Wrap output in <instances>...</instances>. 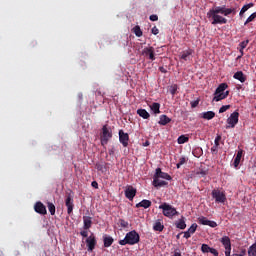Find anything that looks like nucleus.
<instances>
[{
	"label": "nucleus",
	"mask_w": 256,
	"mask_h": 256,
	"mask_svg": "<svg viewBox=\"0 0 256 256\" xmlns=\"http://www.w3.org/2000/svg\"><path fill=\"white\" fill-rule=\"evenodd\" d=\"M110 139H113V132L111 131V128L107 127V125H104L102 127V134L100 136L101 145L104 147V145L109 143Z\"/></svg>",
	"instance_id": "4"
},
{
	"label": "nucleus",
	"mask_w": 256,
	"mask_h": 256,
	"mask_svg": "<svg viewBox=\"0 0 256 256\" xmlns=\"http://www.w3.org/2000/svg\"><path fill=\"white\" fill-rule=\"evenodd\" d=\"M135 195H137V189H135L133 186H128L125 190L126 199L133 201V199H135Z\"/></svg>",
	"instance_id": "10"
},
{
	"label": "nucleus",
	"mask_w": 256,
	"mask_h": 256,
	"mask_svg": "<svg viewBox=\"0 0 256 256\" xmlns=\"http://www.w3.org/2000/svg\"><path fill=\"white\" fill-rule=\"evenodd\" d=\"M247 45H249V40L240 42L239 47H240V49H245L247 47Z\"/></svg>",
	"instance_id": "44"
},
{
	"label": "nucleus",
	"mask_w": 256,
	"mask_h": 256,
	"mask_svg": "<svg viewBox=\"0 0 256 256\" xmlns=\"http://www.w3.org/2000/svg\"><path fill=\"white\" fill-rule=\"evenodd\" d=\"M83 228L87 231V229H91V225H93V218L91 216H83Z\"/></svg>",
	"instance_id": "19"
},
{
	"label": "nucleus",
	"mask_w": 256,
	"mask_h": 256,
	"mask_svg": "<svg viewBox=\"0 0 256 256\" xmlns=\"http://www.w3.org/2000/svg\"><path fill=\"white\" fill-rule=\"evenodd\" d=\"M177 229H185L187 227V224H185V217H181L179 221L176 223Z\"/></svg>",
	"instance_id": "32"
},
{
	"label": "nucleus",
	"mask_w": 256,
	"mask_h": 256,
	"mask_svg": "<svg viewBox=\"0 0 256 256\" xmlns=\"http://www.w3.org/2000/svg\"><path fill=\"white\" fill-rule=\"evenodd\" d=\"M245 253H246V250H242V255H245Z\"/></svg>",
	"instance_id": "62"
},
{
	"label": "nucleus",
	"mask_w": 256,
	"mask_h": 256,
	"mask_svg": "<svg viewBox=\"0 0 256 256\" xmlns=\"http://www.w3.org/2000/svg\"><path fill=\"white\" fill-rule=\"evenodd\" d=\"M193 53H194L193 49L188 48L187 50H184L181 52L180 59H182L183 61H189V57H191Z\"/></svg>",
	"instance_id": "17"
},
{
	"label": "nucleus",
	"mask_w": 256,
	"mask_h": 256,
	"mask_svg": "<svg viewBox=\"0 0 256 256\" xmlns=\"http://www.w3.org/2000/svg\"><path fill=\"white\" fill-rule=\"evenodd\" d=\"M175 93H177V86H173V88L171 90L172 95H175Z\"/></svg>",
	"instance_id": "55"
},
{
	"label": "nucleus",
	"mask_w": 256,
	"mask_h": 256,
	"mask_svg": "<svg viewBox=\"0 0 256 256\" xmlns=\"http://www.w3.org/2000/svg\"><path fill=\"white\" fill-rule=\"evenodd\" d=\"M65 205L67 207L68 215H71V213H73V207H75V205L73 204V197H71V194L66 196Z\"/></svg>",
	"instance_id": "12"
},
{
	"label": "nucleus",
	"mask_w": 256,
	"mask_h": 256,
	"mask_svg": "<svg viewBox=\"0 0 256 256\" xmlns=\"http://www.w3.org/2000/svg\"><path fill=\"white\" fill-rule=\"evenodd\" d=\"M190 237H191V234H190L189 230L184 232V239H189Z\"/></svg>",
	"instance_id": "51"
},
{
	"label": "nucleus",
	"mask_w": 256,
	"mask_h": 256,
	"mask_svg": "<svg viewBox=\"0 0 256 256\" xmlns=\"http://www.w3.org/2000/svg\"><path fill=\"white\" fill-rule=\"evenodd\" d=\"M239 52H240L241 57H243V55H245V52H243L242 48L239 49Z\"/></svg>",
	"instance_id": "58"
},
{
	"label": "nucleus",
	"mask_w": 256,
	"mask_h": 256,
	"mask_svg": "<svg viewBox=\"0 0 256 256\" xmlns=\"http://www.w3.org/2000/svg\"><path fill=\"white\" fill-rule=\"evenodd\" d=\"M159 209H162L163 216L169 217V219H172V217H175V215H179L177 209L167 203H163L162 205H160Z\"/></svg>",
	"instance_id": "3"
},
{
	"label": "nucleus",
	"mask_w": 256,
	"mask_h": 256,
	"mask_svg": "<svg viewBox=\"0 0 256 256\" xmlns=\"http://www.w3.org/2000/svg\"><path fill=\"white\" fill-rule=\"evenodd\" d=\"M229 87L227 83H221L215 90L216 94L225 93V90Z\"/></svg>",
	"instance_id": "29"
},
{
	"label": "nucleus",
	"mask_w": 256,
	"mask_h": 256,
	"mask_svg": "<svg viewBox=\"0 0 256 256\" xmlns=\"http://www.w3.org/2000/svg\"><path fill=\"white\" fill-rule=\"evenodd\" d=\"M80 235H81L82 237H88V236H89V233H88L87 231H81V232H80Z\"/></svg>",
	"instance_id": "53"
},
{
	"label": "nucleus",
	"mask_w": 256,
	"mask_h": 256,
	"mask_svg": "<svg viewBox=\"0 0 256 256\" xmlns=\"http://www.w3.org/2000/svg\"><path fill=\"white\" fill-rule=\"evenodd\" d=\"M190 105H191L192 109H195V107H197L199 105V100L190 102Z\"/></svg>",
	"instance_id": "48"
},
{
	"label": "nucleus",
	"mask_w": 256,
	"mask_h": 256,
	"mask_svg": "<svg viewBox=\"0 0 256 256\" xmlns=\"http://www.w3.org/2000/svg\"><path fill=\"white\" fill-rule=\"evenodd\" d=\"M189 233L191 235H193V233H195V231H197V223H193L190 228L188 229Z\"/></svg>",
	"instance_id": "41"
},
{
	"label": "nucleus",
	"mask_w": 256,
	"mask_h": 256,
	"mask_svg": "<svg viewBox=\"0 0 256 256\" xmlns=\"http://www.w3.org/2000/svg\"><path fill=\"white\" fill-rule=\"evenodd\" d=\"M95 168L97 169V171H100L101 173L107 172V166H105V163L103 162H97L95 164Z\"/></svg>",
	"instance_id": "28"
},
{
	"label": "nucleus",
	"mask_w": 256,
	"mask_h": 256,
	"mask_svg": "<svg viewBox=\"0 0 256 256\" xmlns=\"http://www.w3.org/2000/svg\"><path fill=\"white\" fill-rule=\"evenodd\" d=\"M203 119H207V121H211L215 117V112L207 111L202 114Z\"/></svg>",
	"instance_id": "31"
},
{
	"label": "nucleus",
	"mask_w": 256,
	"mask_h": 256,
	"mask_svg": "<svg viewBox=\"0 0 256 256\" xmlns=\"http://www.w3.org/2000/svg\"><path fill=\"white\" fill-rule=\"evenodd\" d=\"M212 199H215V203H225V201H227V196L224 192L214 189L212 190Z\"/></svg>",
	"instance_id": "5"
},
{
	"label": "nucleus",
	"mask_w": 256,
	"mask_h": 256,
	"mask_svg": "<svg viewBox=\"0 0 256 256\" xmlns=\"http://www.w3.org/2000/svg\"><path fill=\"white\" fill-rule=\"evenodd\" d=\"M118 223L122 229H127V227H129V222L125 221L124 219H119Z\"/></svg>",
	"instance_id": "38"
},
{
	"label": "nucleus",
	"mask_w": 256,
	"mask_h": 256,
	"mask_svg": "<svg viewBox=\"0 0 256 256\" xmlns=\"http://www.w3.org/2000/svg\"><path fill=\"white\" fill-rule=\"evenodd\" d=\"M220 243H222L225 250L231 249V238L229 236H223L220 239Z\"/></svg>",
	"instance_id": "20"
},
{
	"label": "nucleus",
	"mask_w": 256,
	"mask_h": 256,
	"mask_svg": "<svg viewBox=\"0 0 256 256\" xmlns=\"http://www.w3.org/2000/svg\"><path fill=\"white\" fill-rule=\"evenodd\" d=\"M141 241V237L137 231L128 232L123 240H119V245H137Z\"/></svg>",
	"instance_id": "2"
},
{
	"label": "nucleus",
	"mask_w": 256,
	"mask_h": 256,
	"mask_svg": "<svg viewBox=\"0 0 256 256\" xmlns=\"http://www.w3.org/2000/svg\"><path fill=\"white\" fill-rule=\"evenodd\" d=\"M114 241L115 240L111 236H107V235L103 236V243H104V247H106V248L111 247L113 245Z\"/></svg>",
	"instance_id": "22"
},
{
	"label": "nucleus",
	"mask_w": 256,
	"mask_h": 256,
	"mask_svg": "<svg viewBox=\"0 0 256 256\" xmlns=\"http://www.w3.org/2000/svg\"><path fill=\"white\" fill-rule=\"evenodd\" d=\"M86 245H87L88 251L91 253L95 249V246L97 245V238H95V235L91 234L86 239Z\"/></svg>",
	"instance_id": "8"
},
{
	"label": "nucleus",
	"mask_w": 256,
	"mask_h": 256,
	"mask_svg": "<svg viewBox=\"0 0 256 256\" xmlns=\"http://www.w3.org/2000/svg\"><path fill=\"white\" fill-rule=\"evenodd\" d=\"M142 55L148 57L150 61H155V48H153V46L145 47L142 51Z\"/></svg>",
	"instance_id": "9"
},
{
	"label": "nucleus",
	"mask_w": 256,
	"mask_h": 256,
	"mask_svg": "<svg viewBox=\"0 0 256 256\" xmlns=\"http://www.w3.org/2000/svg\"><path fill=\"white\" fill-rule=\"evenodd\" d=\"M153 229H154V231L161 232V231H163V229H165V226L163 224H161L160 221H157V222H155Z\"/></svg>",
	"instance_id": "33"
},
{
	"label": "nucleus",
	"mask_w": 256,
	"mask_h": 256,
	"mask_svg": "<svg viewBox=\"0 0 256 256\" xmlns=\"http://www.w3.org/2000/svg\"><path fill=\"white\" fill-rule=\"evenodd\" d=\"M251 7H255V4L249 3V4L244 5L240 10L239 16L243 17V15H245V13H247V11H249V9H251Z\"/></svg>",
	"instance_id": "26"
},
{
	"label": "nucleus",
	"mask_w": 256,
	"mask_h": 256,
	"mask_svg": "<svg viewBox=\"0 0 256 256\" xmlns=\"http://www.w3.org/2000/svg\"><path fill=\"white\" fill-rule=\"evenodd\" d=\"M212 155H217L219 153V146L215 145L211 148Z\"/></svg>",
	"instance_id": "43"
},
{
	"label": "nucleus",
	"mask_w": 256,
	"mask_h": 256,
	"mask_svg": "<svg viewBox=\"0 0 256 256\" xmlns=\"http://www.w3.org/2000/svg\"><path fill=\"white\" fill-rule=\"evenodd\" d=\"M150 109L155 115H159V113H161V104L154 102L152 105H150Z\"/></svg>",
	"instance_id": "25"
},
{
	"label": "nucleus",
	"mask_w": 256,
	"mask_h": 256,
	"mask_svg": "<svg viewBox=\"0 0 256 256\" xmlns=\"http://www.w3.org/2000/svg\"><path fill=\"white\" fill-rule=\"evenodd\" d=\"M188 141H189V137H187L185 135H181L177 139L178 145H183L184 143H187Z\"/></svg>",
	"instance_id": "34"
},
{
	"label": "nucleus",
	"mask_w": 256,
	"mask_h": 256,
	"mask_svg": "<svg viewBox=\"0 0 256 256\" xmlns=\"http://www.w3.org/2000/svg\"><path fill=\"white\" fill-rule=\"evenodd\" d=\"M182 234H183V233L177 234L176 239H180Z\"/></svg>",
	"instance_id": "60"
},
{
	"label": "nucleus",
	"mask_w": 256,
	"mask_h": 256,
	"mask_svg": "<svg viewBox=\"0 0 256 256\" xmlns=\"http://www.w3.org/2000/svg\"><path fill=\"white\" fill-rule=\"evenodd\" d=\"M153 35H159V28H157V26H154L151 30Z\"/></svg>",
	"instance_id": "47"
},
{
	"label": "nucleus",
	"mask_w": 256,
	"mask_h": 256,
	"mask_svg": "<svg viewBox=\"0 0 256 256\" xmlns=\"http://www.w3.org/2000/svg\"><path fill=\"white\" fill-rule=\"evenodd\" d=\"M152 185L156 189H160V187H167L169 185V183L165 180H161L160 178L153 177Z\"/></svg>",
	"instance_id": "14"
},
{
	"label": "nucleus",
	"mask_w": 256,
	"mask_h": 256,
	"mask_svg": "<svg viewBox=\"0 0 256 256\" xmlns=\"http://www.w3.org/2000/svg\"><path fill=\"white\" fill-rule=\"evenodd\" d=\"M256 19V12H253L244 22V25H249V23H252L253 20Z\"/></svg>",
	"instance_id": "35"
},
{
	"label": "nucleus",
	"mask_w": 256,
	"mask_h": 256,
	"mask_svg": "<svg viewBox=\"0 0 256 256\" xmlns=\"http://www.w3.org/2000/svg\"><path fill=\"white\" fill-rule=\"evenodd\" d=\"M228 109H231V105H223V106L219 109V113H225V111H228Z\"/></svg>",
	"instance_id": "42"
},
{
	"label": "nucleus",
	"mask_w": 256,
	"mask_h": 256,
	"mask_svg": "<svg viewBox=\"0 0 256 256\" xmlns=\"http://www.w3.org/2000/svg\"><path fill=\"white\" fill-rule=\"evenodd\" d=\"M159 71H160L161 73H167V69H165V67H163V66H160V67H159Z\"/></svg>",
	"instance_id": "54"
},
{
	"label": "nucleus",
	"mask_w": 256,
	"mask_h": 256,
	"mask_svg": "<svg viewBox=\"0 0 256 256\" xmlns=\"http://www.w3.org/2000/svg\"><path fill=\"white\" fill-rule=\"evenodd\" d=\"M225 256H233V255H231V249L225 250Z\"/></svg>",
	"instance_id": "56"
},
{
	"label": "nucleus",
	"mask_w": 256,
	"mask_h": 256,
	"mask_svg": "<svg viewBox=\"0 0 256 256\" xmlns=\"http://www.w3.org/2000/svg\"><path fill=\"white\" fill-rule=\"evenodd\" d=\"M233 78L240 81V83H245V81H247V76L243 73V71H237L234 73Z\"/></svg>",
	"instance_id": "18"
},
{
	"label": "nucleus",
	"mask_w": 256,
	"mask_h": 256,
	"mask_svg": "<svg viewBox=\"0 0 256 256\" xmlns=\"http://www.w3.org/2000/svg\"><path fill=\"white\" fill-rule=\"evenodd\" d=\"M149 19L150 21H159V16H157V14H152Z\"/></svg>",
	"instance_id": "46"
},
{
	"label": "nucleus",
	"mask_w": 256,
	"mask_h": 256,
	"mask_svg": "<svg viewBox=\"0 0 256 256\" xmlns=\"http://www.w3.org/2000/svg\"><path fill=\"white\" fill-rule=\"evenodd\" d=\"M158 123L159 125H162V126L169 125V123H171V118L163 114L160 116V120L158 121Z\"/></svg>",
	"instance_id": "23"
},
{
	"label": "nucleus",
	"mask_w": 256,
	"mask_h": 256,
	"mask_svg": "<svg viewBox=\"0 0 256 256\" xmlns=\"http://www.w3.org/2000/svg\"><path fill=\"white\" fill-rule=\"evenodd\" d=\"M108 153H109V155H115V150L109 149V150H108Z\"/></svg>",
	"instance_id": "57"
},
{
	"label": "nucleus",
	"mask_w": 256,
	"mask_h": 256,
	"mask_svg": "<svg viewBox=\"0 0 256 256\" xmlns=\"http://www.w3.org/2000/svg\"><path fill=\"white\" fill-rule=\"evenodd\" d=\"M241 57H243V56H241V54L239 56H237V60L241 59Z\"/></svg>",
	"instance_id": "61"
},
{
	"label": "nucleus",
	"mask_w": 256,
	"mask_h": 256,
	"mask_svg": "<svg viewBox=\"0 0 256 256\" xmlns=\"http://www.w3.org/2000/svg\"><path fill=\"white\" fill-rule=\"evenodd\" d=\"M227 97H229V91H226L224 93H218L214 92V97L212 99V102H219V101H223V99H227Z\"/></svg>",
	"instance_id": "15"
},
{
	"label": "nucleus",
	"mask_w": 256,
	"mask_h": 256,
	"mask_svg": "<svg viewBox=\"0 0 256 256\" xmlns=\"http://www.w3.org/2000/svg\"><path fill=\"white\" fill-rule=\"evenodd\" d=\"M229 15H237V8H227L225 5L215 6L207 12V17L212 21V25H227L225 17H229Z\"/></svg>",
	"instance_id": "1"
},
{
	"label": "nucleus",
	"mask_w": 256,
	"mask_h": 256,
	"mask_svg": "<svg viewBox=\"0 0 256 256\" xmlns=\"http://www.w3.org/2000/svg\"><path fill=\"white\" fill-rule=\"evenodd\" d=\"M227 123L229 124L226 126V129H234L235 125L239 123V112H233L230 117L227 119Z\"/></svg>",
	"instance_id": "6"
},
{
	"label": "nucleus",
	"mask_w": 256,
	"mask_h": 256,
	"mask_svg": "<svg viewBox=\"0 0 256 256\" xmlns=\"http://www.w3.org/2000/svg\"><path fill=\"white\" fill-rule=\"evenodd\" d=\"M208 173L209 172L207 170L200 169L194 172V177L201 179V177H205L206 175H208Z\"/></svg>",
	"instance_id": "30"
},
{
	"label": "nucleus",
	"mask_w": 256,
	"mask_h": 256,
	"mask_svg": "<svg viewBox=\"0 0 256 256\" xmlns=\"http://www.w3.org/2000/svg\"><path fill=\"white\" fill-rule=\"evenodd\" d=\"M210 253L214 256H219V252L215 248H210Z\"/></svg>",
	"instance_id": "49"
},
{
	"label": "nucleus",
	"mask_w": 256,
	"mask_h": 256,
	"mask_svg": "<svg viewBox=\"0 0 256 256\" xmlns=\"http://www.w3.org/2000/svg\"><path fill=\"white\" fill-rule=\"evenodd\" d=\"M242 157H243V149H240V150H238L236 157L234 159V162H233V166L235 167V169H237V167H239Z\"/></svg>",
	"instance_id": "21"
},
{
	"label": "nucleus",
	"mask_w": 256,
	"mask_h": 256,
	"mask_svg": "<svg viewBox=\"0 0 256 256\" xmlns=\"http://www.w3.org/2000/svg\"><path fill=\"white\" fill-rule=\"evenodd\" d=\"M201 251H202V253H210L211 247H209V245H207V244H202Z\"/></svg>",
	"instance_id": "40"
},
{
	"label": "nucleus",
	"mask_w": 256,
	"mask_h": 256,
	"mask_svg": "<svg viewBox=\"0 0 256 256\" xmlns=\"http://www.w3.org/2000/svg\"><path fill=\"white\" fill-rule=\"evenodd\" d=\"M139 207H143V209H149L151 207V200H142L138 204H136V208L139 209Z\"/></svg>",
	"instance_id": "24"
},
{
	"label": "nucleus",
	"mask_w": 256,
	"mask_h": 256,
	"mask_svg": "<svg viewBox=\"0 0 256 256\" xmlns=\"http://www.w3.org/2000/svg\"><path fill=\"white\" fill-rule=\"evenodd\" d=\"M173 256H182L181 255V250L175 249Z\"/></svg>",
	"instance_id": "52"
},
{
	"label": "nucleus",
	"mask_w": 256,
	"mask_h": 256,
	"mask_svg": "<svg viewBox=\"0 0 256 256\" xmlns=\"http://www.w3.org/2000/svg\"><path fill=\"white\" fill-rule=\"evenodd\" d=\"M137 115H139V117H142V119H149L151 117L149 112H147V110L145 109H138Z\"/></svg>",
	"instance_id": "27"
},
{
	"label": "nucleus",
	"mask_w": 256,
	"mask_h": 256,
	"mask_svg": "<svg viewBox=\"0 0 256 256\" xmlns=\"http://www.w3.org/2000/svg\"><path fill=\"white\" fill-rule=\"evenodd\" d=\"M198 223L200 225H208V227H212V228L217 227V222L211 221V220H209V219H207L206 217H203V216L198 218Z\"/></svg>",
	"instance_id": "13"
},
{
	"label": "nucleus",
	"mask_w": 256,
	"mask_h": 256,
	"mask_svg": "<svg viewBox=\"0 0 256 256\" xmlns=\"http://www.w3.org/2000/svg\"><path fill=\"white\" fill-rule=\"evenodd\" d=\"M48 211L51 215H55V204L52 202L47 203Z\"/></svg>",
	"instance_id": "36"
},
{
	"label": "nucleus",
	"mask_w": 256,
	"mask_h": 256,
	"mask_svg": "<svg viewBox=\"0 0 256 256\" xmlns=\"http://www.w3.org/2000/svg\"><path fill=\"white\" fill-rule=\"evenodd\" d=\"M34 209L36 213H39L40 215H47V208L41 202H37L34 206Z\"/></svg>",
	"instance_id": "16"
},
{
	"label": "nucleus",
	"mask_w": 256,
	"mask_h": 256,
	"mask_svg": "<svg viewBox=\"0 0 256 256\" xmlns=\"http://www.w3.org/2000/svg\"><path fill=\"white\" fill-rule=\"evenodd\" d=\"M119 142L123 147H129V134L125 133L123 130H119Z\"/></svg>",
	"instance_id": "7"
},
{
	"label": "nucleus",
	"mask_w": 256,
	"mask_h": 256,
	"mask_svg": "<svg viewBox=\"0 0 256 256\" xmlns=\"http://www.w3.org/2000/svg\"><path fill=\"white\" fill-rule=\"evenodd\" d=\"M134 34L136 35V37H143V31H141V27L135 26Z\"/></svg>",
	"instance_id": "37"
},
{
	"label": "nucleus",
	"mask_w": 256,
	"mask_h": 256,
	"mask_svg": "<svg viewBox=\"0 0 256 256\" xmlns=\"http://www.w3.org/2000/svg\"><path fill=\"white\" fill-rule=\"evenodd\" d=\"M221 139V135L218 134L214 140V145H216V147H219V142L221 141Z\"/></svg>",
	"instance_id": "45"
},
{
	"label": "nucleus",
	"mask_w": 256,
	"mask_h": 256,
	"mask_svg": "<svg viewBox=\"0 0 256 256\" xmlns=\"http://www.w3.org/2000/svg\"><path fill=\"white\" fill-rule=\"evenodd\" d=\"M185 163H187V159L185 157H181L176 165L177 169H180L182 165H185Z\"/></svg>",
	"instance_id": "39"
},
{
	"label": "nucleus",
	"mask_w": 256,
	"mask_h": 256,
	"mask_svg": "<svg viewBox=\"0 0 256 256\" xmlns=\"http://www.w3.org/2000/svg\"><path fill=\"white\" fill-rule=\"evenodd\" d=\"M153 177L156 179H166V181H171V175L167 174L166 172H163L161 168L156 169V172Z\"/></svg>",
	"instance_id": "11"
},
{
	"label": "nucleus",
	"mask_w": 256,
	"mask_h": 256,
	"mask_svg": "<svg viewBox=\"0 0 256 256\" xmlns=\"http://www.w3.org/2000/svg\"><path fill=\"white\" fill-rule=\"evenodd\" d=\"M91 186L94 187V189H99V183H97V181H93Z\"/></svg>",
	"instance_id": "50"
},
{
	"label": "nucleus",
	"mask_w": 256,
	"mask_h": 256,
	"mask_svg": "<svg viewBox=\"0 0 256 256\" xmlns=\"http://www.w3.org/2000/svg\"><path fill=\"white\" fill-rule=\"evenodd\" d=\"M144 147H149V141H146V142L144 143Z\"/></svg>",
	"instance_id": "59"
}]
</instances>
